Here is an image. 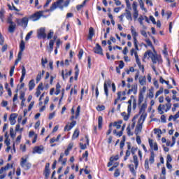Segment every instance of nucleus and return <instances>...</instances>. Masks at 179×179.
Returning a JSON list of instances; mask_svg holds the SVG:
<instances>
[{
	"mask_svg": "<svg viewBox=\"0 0 179 179\" xmlns=\"http://www.w3.org/2000/svg\"><path fill=\"white\" fill-rule=\"evenodd\" d=\"M44 13H45L44 10L36 12L31 15L30 19H32L33 22H37V20H40L41 17H47V16L44 15Z\"/></svg>",
	"mask_w": 179,
	"mask_h": 179,
	"instance_id": "nucleus-1",
	"label": "nucleus"
},
{
	"mask_svg": "<svg viewBox=\"0 0 179 179\" xmlns=\"http://www.w3.org/2000/svg\"><path fill=\"white\" fill-rule=\"evenodd\" d=\"M37 37L40 40H41V38L43 40L47 38V34H45V29L44 27H41L37 30Z\"/></svg>",
	"mask_w": 179,
	"mask_h": 179,
	"instance_id": "nucleus-2",
	"label": "nucleus"
},
{
	"mask_svg": "<svg viewBox=\"0 0 179 179\" xmlns=\"http://www.w3.org/2000/svg\"><path fill=\"white\" fill-rule=\"evenodd\" d=\"M20 166L24 169V170H29L31 167V164H30V162H27V159L22 157L21 158Z\"/></svg>",
	"mask_w": 179,
	"mask_h": 179,
	"instance_id": "nucleus-3",
	"label": "nucleus"
},
{
	"mask_svg": "<svg viewBox=\"0 0 179 179\" xmlns=\"http://www.w3.org/2000/svg\"><path fill=\"white\" fill-rule=\"evenodd\" d=\"M132 9L134 10L133 17L134 20H136V19H138V16H139V11L138 10V3L136 1L133 2Z\"/></svg>",
	"mask_w": 179,
	"mask_h": 179,
	"instance_id": "nucleus-4",
	"label": "nucleus"
},
{
	"mask_svg": "<svg viewBox=\"0 0 179 179\" xmlns=\"http://www.w3.org/2000/svg\"><path fill=\"white\" fill-rule=\"evenodd\" d=\"M17 23L24 29H26V27H27V24H29V18L24 17L21 20H17Z\"/></svg>",
	"mask_w": 179,
	"mask_h": 179,
	"instance_id": "nucleus-5",
	"label": "nucleus"
},
{
	"mask_svg": "<svg viewBox=\"0 0 179 179\" xmlns=\"http://www.w3.org/2000/svg\"><path fill=\"white\" fill-rule=\"evenodd\" d=\"M108 87H111V80H107L103 84V89L106 97H108Z\"/></svg>",
	"mask_w": 179,
	"mask_h": 179,
	"instance_id": "nucleus-6",
	"label": "nucleus"
},
{
	"mask_svg": "<svg viewBox=\"0 0 179 179\" xmlns=\"http://www.w3.org/2000/svg\"><path fill=\"white\" fill-rule=\"evenodd\" d=\"M64 2V0H57L56 2H54L52 6H50V8L48 10H50V12H54L55 9H57V6H59L62 3Z\"/></svg>",
	"mask_w": 179,
	"mask_h": 179,
	"instance_id": "nucleus-7",
	"label": "nucleus"
},
{
	"mask_svg": "<svg viewBox=\"0 0 179 179\" xmlns=\"http://www.w3.org/2000/svg\"><path fill=\"white\" fill-rule=\"evenodd\" d=\"M51 173L50 170V163H47L45 166V170H44V176H45V178L48 179V178L50 177V173Z\"/></svg>",
	"mask_w": 179,
	"mask_h": 179,
	"instance_id": "nucleus-8",
	"label": "nucleus"
},
{
	"mask_svg": "<svg viewBox=\"0 0 179 179\" xmlns=\"http://www.w3.org/2000/svg\"><path fill=\"white\" fill-rule=\"evenodd\" d=\"M71 75H72V70H70L69 71H68L67 69H66L65 71L64 70L62 71V76L63 80L68 79V77L71 76Z\"/></svg>",
	"mask_w": 179,
	"mask_h": 179,
	"instance_id": "nucleus-9",
	"label": "nucleus"
},
{
	"mask_svg": "<svg viewBox=\"0 0 179 179\" xmlns=\"http://www.w3.org/2000/svg\"><path fill=\"white\" fill-rule=\"evenodd\" d=\"M94 52H95V54H99V55H103V49L100 44H96V47L94 48Z\"/></svg>",
	"mask_w": 179,
	"mask_h": 179,
	"instance_id": "nucleus-10",
	"label": "nucleus"
},
{
	"mask_svg": "<svg viewBox=\"0 0 179 179\" xmlns=\"http://www.w3.org/2000/svg\"><path fill=\"white\" fill-rule=\"evenodd\" d=\"M16 118H17V114L16 113H12L10 115L9 120L10 125H15L16 124Z\"/></svg>",
	"mask_w": 179,
	"mask_h": 179,
	"instance_id": "nucleus-11",
	"label": "nucleus"
},
{
	"mask_svg": "<svg viewBox=\"0 0 179 179\" xmlns=\"http://www.w3.org/2000/svg\"><path fill=\"white\" fill-rule=\"evenodd\" d=\"M150 58H151L152 62L153 64H157L159 61V57H157V54H154L153 52H151V53H150Z\"/></svg>",
	"mask_w": 179,
	"mask_h": 179,
	"instance_id": "nucleus-12",
	"label": "nucleus"
},
{
	"mask_svg": "<svg viewBox=\"0 0 179 179\" xmlns=\"http://www.w3.org/2000/svg\"><path fill=\"white\" fill-rule=\"evenodd\" d=\"M125 12L126 13L123 14L124 15V16H126V19H127V20H130L131 22H132V13H131V11L128 10V8H126Z\"/></svg>",
	"mask_w": 179,
	"mask_h": 179,
	"instance_id": "nucleus-13",
	"label": "nucleus"
},
{
	"mask_svg": "<svg viewBox=\"0 0 179 179\" xmlns=\"http://www.w3.org/2000/svg\"><path fill=\"white\" fill-rule=\"evenodd\" d=\"M143 124L142 123H138V124L136 127L135 129V134L136 135H138L139 134H141V132H142V127H143Z\"/></svg>",
	"mask_w": 179,
	"mask_h": 179,
	"instance_id": "nucleus-14",
	"label": "nucleus"
},
{
	"mask_svg": "<svg viewBox=\"0 0 179 179\" xmlns=\"http://www.w3.org/2000/svg\"><path fill=\"white\" fill-rule=\"evenodd\" d=\"M93 36H94V29L93 27H90L89 29V34H88V40H93Z\"/></svg>",
	"mask_w": 179,
	"mask_h": 179,
	"instance_id": "nucleus-15",
	"label": "nucleus"
},
{
	"mask_svg": "<svg viewBox=\"0 0 179 179\" xmlns=\"http://www.w3.org/2000/svg\"><path fill=\"white\" fill-rule=\"evenodd\" d=\"M76 125V121L73 120L71 123L70 125H66L64 127V131H71L72 127Z\"/></svg>",
	"mask_w": 179,
	"mask_h": 179,
	"instance_id": "nucleus-16",
	"label": "nucleus"
},
{
	"mask_svg": "<svg viewBox=\"0 0 179 179\" xmlns=\"http://www.w3.org/2000/svg\"><path fill=\"white\" fill-rule=\"evenodd\" d=\"M138 80L141 86H145V85H146V76H141L138 78Z\"/></svg>",
	"mask_w": 179,
	"mask_h": 179,
	"instance_id": "nucleus-17",
	"label": "nucleus"
},
{
	"mask_svg": "<svg viewBox=\"0 0 179 179\" xmlns=\"http://www.w3.org/2000/svg\"><path fill=\"white\" fill-rule=\"evenodd\" d=\"M133 162L135 166V169H138V166H139V159H138V155H134L133 156Z\"/></svg>",
	"mask_w": 179,
	"mask_h": 179,
	"instance_id": "nucleus-18",
	"label": "nucleus"
},
{
	"mask_svg": "<svg viewBox=\"0 0 179 179\" xmlns=\"http://www.w3.org/2000/svg\"><path fill=\"white\" fill-rule=\"evenodd\" d=\"M147 107H148V103H146V102L143 103L140 108V111H139L140 114H145V111H146Z\"/></svg>",
	"mask_w": 179,
	"mask_h": 179,
	"instance_id": "nucleus-19",
	"label": "nucleus"
},
{
	"mask_svg": "<svg viewBox=\"0 0 179 179\" xmlns=\"http://www.w3.org/2000/svg\"><path fill=\"white\" fill-rule=\"evenodd\" d=\"M15 30H16V23L10 24L8 27L9 33H15Z\"/></svg>",
	"mask_w": 179,
	"mask_h": 179,
	"instance_id": "nucleus-20",
	"label": "nucleus"
},
{
	"mask_svg": "<svg viewBox=\"0 0 179 179\" xmlns=\"http://www.w3.org/2000/svg\"><path fill=\"white\" fill-rule=\"evenodd\" d=\"M145 120H146V114L141 113V115L138 120V122L143 124V122H145Z\"/></svg>",
	"mask_w": 179,
	"mask_h": 179,
	"instance_id": "nucleus-21",
	"label": "nucleus"
},
{
	"mask_svg": "<svg viewBox=\"0 0 179 179\" xmlns=\"http://www.w3.org/2000/svg\"><path fill=\"white\" fill-rule=\"evenodd\" d=\"M24 48H26V43H24V41L22 40L20 44V51L23 52Z\"/></svg>",
	"mask_w": 179,
	"mask_h": 179,
	"instance_id": "nucleus-22",
	"label": "nucleus"
},
{
	"mask_svg": "<svg viewBox=\"0 0 179 179\" xmlns=\"http://www.w3.org/2000/svg\"><path fill=\"white\" fill-rule=\"evenodd\" d=\"M129 90H130V92H133L134 94H136V93H138V85H131V88L129 89Z\"/></svg>",
	"mask_w": 179,
	"mask_h": 179,
	"instance_id": "nucleus-23",
	"label": "nucleus"
},
{
	"mask_svg": "<svg viewBox=\"0 0 179 179\" xmlns=\"http://www.w3.org/2000/svg\"><path fill=\"white\" fill-rule=\"evenodd\" d=\"M165 108H166V105L160 104L158 106V111H159V114H161V115L164 114V112L163 111V110H164Z\"/></svg>",
	"mask_w": 179,
	"mask_h": 179,
	"instance_id": "nucleus-24",
	"label": "nucleus"
},
{
	"mask_svg": "<svg viewBox=\"0 0 179 179\" xmlns=\"http://www.w3.org/2000/svg\"><path fill=\"white\" fill-rule=\"evenodd\" d=\"M36 87V83H34V80H31L29 83V90L31 91Z\"/></svg>",
	"mask_w": 179,
	"mask_h": 179,
	"instance_id": "nucleus-25",
	"label": "nucleus"
},
{
	"mask_svg": "<svg viewBox=\"0 0 179 179\" xmlns=\"http://www.w3.org/2000/svg\"><path fill=\"white\" fill-rule=\"evenodd\" d=\"M121 124H122V120H119L113 123V126L115 127L117 129H120L121 128Z\"/></svg>",
	"mask_w": 179,
	"mask_h": 179,
	"instance_id": "nucleus-26",
	"label": "nucleus"
},
{
	"mask_svg": "<svg viewBox=\"0 0 179 179\" xmlns=\"http://www.w3.org/2000/svg\"><path fill=\"white\" fill-rule=\"evenodd\" d=\"M43 152V148L36 146L34 149V153H38L41 155V153Z\"/></svg>",
	"mask_w": 179,
	"mask_h": 179,
	"instance_id": "nucleus-27",
	"label": "nucleus"
},
{
	"mask_svg": "<svg viewBox=\"0 0 179 179\" xmlns=\"http://www.w3.org/2000/svg\"><path fill=\"white\" fill-rule=\"evenodd\" d=\"M103 127V117L99 116L98 117V128L101 129V128Z\"/></svg>",
	"mask_w": 179,
	"mask_h": 179,
	"instance_id": "nucleus-28",
	"label": "nucleus"
},
{
	"mask_svg": "<svg viewBox=\"0 0 179 179\" xmlns=\"http://www.w3.org/2000/svg\"><path fill=\"white\" fill-rule=\"evenodd\" d=\"M143 101V94L142 92H140L138 95V106H141Z\"/></svg>",
	"mask_w": 179,
	"mask_h": 179,
	"instance_id": "nucleus-29",
	"label": "nucleus"
},
{
	"mask_svg": "<svg viewBox=\"0 0 179 179\" xmlns=\"http://www.w3.org/2000/svg\"><path fill=\"white\" fill-rule=\"evenodd\" d=\"M149 161L150 164H153V163H155V152H151Z\"/></svg>",
	"mask_w": 179,
	"mask_h": 179,
	"instance_id": "nucleus-30",
	"label": "nucleus"
},
{
	"mask_svg": "<svg viewBox=\"0 0 179 179\" xmlns=\"http://www.w3.org/2000/svg\"><path fill=\"white\" fill-rule=\"evenodd\" d=\"M133 40H134V47L136 51H139V48L138 47V44H139V42L138 41V39H136V38H133Z\"/></svg>",
	"mask_w": 179,
	"mask_h": 179,
	"instance_id": "nucleus-31",
	"label": "nucleus"
},
{
	"mask_svg": "<svg viewBox=\"0 0 179 179\" xmlns=\"http://www.w3.org/2000/svg\"><path fill=\"white\" fill-rule=\"evenodd\" d=\"M121 115L122 116V117L124 118V121H128V120H129V115H127V113L125 112H122L121 113Z\"/></svg>",
	"mask_w": 179,
	"mask_h": 179,
	"instance_id": "nucleus-32",
	"label": "nucleus"
},
{
	"mask_svg": "<svg viewBox=\"0 0 179 179\" xmlns=\"http://www.w3.org/2000/svg\"><path fill=\"white\" fill-rule=\"evenodd\" d=\"M131 99H133V110H136V99H135V96L134 95L131 96Z\"/></svg>",
	"mask_w": 179,
	"mask_h": 179,
	"instance_id": "nucleus-33",
	"label": "nucleus"
},
{
	"mask_svg": "<svg viewBox=\"0 0 179 179\" xmlns=\"http://www.w3.org/2000/svg\"><path fill=\"white\" fill-rule=\"evenodd\" d=\"M78 137H79V130L76 129L73 134V139H76V138H78Z\"/></svg>",
	"mask_w": 179,
	"mask_h": 179,
	"instance_id": "nucleus-34",
	"label": "nucleus"
},
{
	"mask_svg": "<svg viewBox=\"0 0 179 179\" xmlns=\"http://www.w3.org/2000/svg\"><path fill=\"white\" fill-rule=\"evenodd\" d=\"M80 114V106H78L77 107V109L76 111V117H75L76 120H77V118H78V117H79Z\"/></svg>",
	"mask_w": 179,
	"mask_h": 179,
	"instance_id": "nucleus-35",
	"label": "nucleus"
},
{
	"mask_svg": "<svg viewBox=\"0 0 179 179\" xmlns=\"http://www.w3.org/2000/svg\"><path fill=\"white\" fill-rule=\"evenodd\" d=\"M119 100H121V92H117V98L114 101L115 106L117 104Z\"/></svg>",
	"mask_w": 179,
	"mask_h": 179,
	"instance_id": "nucleus-36",
	"label": "nucleus"
},
{
	"mask_svg": "<svg viewBox=\"0 0 179 179\" xmlns=\"http://www.w3.org/2000/svg\"><path fill=\"white\" fill-rule=\"evenodd\" d=\"M129 169L132 174H136V172H135V168L134 166V164L129 165Z\"/></svg>",
	"mask_w": 179,
	"mask_h": 179,
	"instance_id": "nucleus-37",
	"label": "nucleus"
},
{
	"mask_svg": "<svg viewBox=\"0 0 179 179\" xmlns=\"http://www.w3.org/2000/svg\"><path fill=\"white\" fill-rule=\"evenodd\" d=\"M145 43L148 44V47H151V48H153V50H155L153 44L152 43V41H150V39H145Z\"/></svg>",
	"mask_w": 179,
	"mask_h": 179,
	"instance_id": "nucleus-38",
	"label": "nucleus"
},
{
	"mask_svg": "<svg viewBox=\"0 0 179 179\" xmlns=\"http://www.w3.org/2000/svg\"><path fill=\"white\" fill-rule=\"evenodd\" d=\"M16 101H17V94H15L13 99V107H17L16 103H15Z\"/></svg>",
	"mask_w": 179,
	"mask_h": 179,
	"instance_id": "nucleus-39",
	"label": "nucleus"
},
{
	"mask_svg": "<svg viewBox=\"0 0 179 179\" xmlns=\"http://www.w3.org/2000/svg\"><path fill=\"white\" fill-rule=\"evenodd\" d=\"M96 110L98 111H104V110H106V106L101 105H99L97 107H96Z\"/></svg>",
	"mask_w": 179,
	"mask_h": 179,
	"instance_id": "nucleus-40",
	"label": "nucleus"
},
{
	"mask_svg": "<svg viewBox=\"0 0 179 179\" xmlns=\"http://www.w3.org/2000/svg\"><path fill=\"white\" fill-rule=\"evenodd\" d=\"M113 132V122L110 123L109 124V129L108 130L106 135H110Z\"/></svg>",
	"mask_w": 179,
	"mask_h": 179,
	"instance_id": "nucleus-41",
	"label": "nucleus"
},
{
	"mask_svg": "<svg viewBox=\"0 0 179 179\" xmlns=\"http://www.w3.org/2000/svg\"><path fill=\"white\" fill-rule=\"evenodd\" d=\"M33 34V31H30L26 36L25 40L26 41H28V40H30V37H31V35Z\"/></svg>",
	"mask_w": 179,
	"mask_h": 179,
	"instance_id": "nucleus-42",
	"label": "nucleus"
},
{
	"mask_svg": "<svg viewBox=\"0 0 179 179\" xmlns=\"http://www.w3.org/2000/svg\"><path fill=\"white\" fill-rule=\"evenodd\" d=\"M49 47L50 48V52L54 50V40H50L49 43Z\"/></svg>",
	"mask_w": 179,
	"mask_h": 179,
	"instance_id": "nucleus-43",
	"label": "nucleus"
},
{
	"mask_svg": "<svg viewBox=\"0 0 179 179\" xmlns=\"http://www.w3.org/2000/svg\"><path fill=\"white\" fill-rule=\"evenodd\" d=\"M10 135L11 138H15L16 136V134L13 131V127L10 128Z\"/></svg>",
	"mask_w": 179,
	"mask_h": 179,
	"instance_id": "nucleus-44",
	"label": "nucleus"
},
{
	"mask_svg": "<svg viewBox=\"0 0 179 179\" xmlns=\"http://www.w3.org/2000/svg\"><path fill=\"white\" fill-rule=\"evenodd\" d=\"M131 33L133 38H136V37H138V33L136 32V29L131 31Z\"/></svg>",
	"mask_w": 179,
	"mask_h": 179,
	"instance_id": "nucleus-45",
	"label": "nucleus"
},
{
	"mask_svg": "<svg viewBox=\"0 0 179 179\" xmlns=\"http://www.w3.org/2000/svg\"><path fill=\"white\" fill-rule=\"evenodd\" d=\"M47 62H48V59H47V58H45V60L44 58L41 59V64L43 68H45V64H47Z\"/></svg>",
	"mask_w": 179,
	"mask_h": 179,
	"instance_id": "nucleus-46",
	"label": "nucleus"
},
{
	"mask_svg": "<svg viewBox=\"0 0 179 179\" xmlns=\"http://www.w3.org/2000/svg\"><path fill=\"white\" fill-rule=\"evenodd\" d=\"M52 36H54V31H50V33L48 34V36H46L48 40H51L52 38Z\"/></svg>",
	"mask_w": 179,
	"mask_h": 179,
	"instance_id": "nucleus-47",
	"label": "nucleus"
},
{
	"mask_svg": "<svg viewBox=\"0 0 179 179\" xmlns=\"http://www.w3.org/2000/svg\"><path fill=\"white\" fill-rule=\"evenodd\" d=\"M138 20L140 24H141V26H143V20H145V18H144L142 15H141V16L138 17Z\"/></svg>",
	"mask_w": 179,
	"mask_h": 179,
	"instance_id": "nucleus-48",
	"label": "nucleus"
},
{
	"mask_svg": "<svg viewBox=\"0 0 179 179\" xmlns=\"http://www.w3.org/2000/svg\"><path fill=\"white\" fill-rule=\"evenodd\" d=\"M165 107H166V109H165V112L167 113V111H169L171 108V103H166Z\"/></svg>",
	"mask_w": 179,
	"mask_h": 179,
	"instance_id": "nucleus-49",
	"label": "nucleus"
},
{
	"mask_svg": "<svg viewBox=\"0 0 179 179\" xmlns=\"http://www.w3.org/2000/svg\"><path fill=\"white\" fill-rule=\"evenodd\" d=\"M120 158H119V157H118V155H115V157H111L110 158V162H114V161H115V162H117V160H118Z\"/></svg>",
	"mask_w": 179,
	"mask_h": 179,
	"instance_id": "nucleus-50",
	"label": "nucleus"
},
{
	"mask_svg": "<svg viewBox=\"0 0 179 179\" xmlns=\"http://www.w3.org/2000/svg\"><path fill=\"white\" fill-rule=\"evenodd\" d=\"M42 76L43 75L41 74V71H40L36 76V82H40L41 80Z\"/></svg>",
	"mask_w": 179,
	"mask_h": 179,
	"instance_id": "nucleus-51",
	"label": "nucleus"
},
{
	"mask_svg": "<svg viewBox=\"0 0 179 179\" xmlns=\"http://www.w3.org/2000/svg\"><path fill=\"white\" fill-rule=\"evenodd\" d=\"M129 156H131V152H129V150H127L126 151V155H125V156H124V161L128 160V157H129Z\"/></svg>",
	"mask_w": 179,
	"mask_h": 179,
	"instance_id": "nucleus-52",
	"label": "nucleus"
},
{
	"mask_svg": "<svg viewBox=\"0 0 179 179\" xmlns=\"http://www.w3.org/2000/svg\"><path fill=\"white\" fill-rule=\"evenodd\" d=\"M163 93V87H160L159 90H158L155 94V97H157L158 96H160Z\"/></svg>",
	"mask_w": 179,
	"mask_h": 179,
	"instance_id": "nucleus-53",
	"label": "nucleus"
},
{
	"mask_svg": "<svg viewBox=\"0 0 179 179\" xmlns=\"http://www.w3.org/2000/svg\"><path fill=\"white\" fill-rule=\"evenodd\" d=\"M126 1V5L128 10H131L132 8H131V3H129V0H125Z\"/></svg>",
	"mask_w": 179,
	"mask_h": 179,
	"instance_id": "nucleus-54",
	"label": "nucleus"
},
{
	"mask_svg": "<svg viewBox=\"0 0 179 179\" xmlns=\"http://www.w3.org/2000/svg\"><path fill=\"white\" fill-rule=\"evenodd\" d=\"M14 72H15V66H13L10 68V73H9V75H10V77L13 76V73Z\"/></svg>",
	"mask_w": 179,
	"mask_h": 179,
	"instance_id": "nucleus-55",
	"label": "nucleus"
},
{
	"mask_svg": "<svg viewBox=\"0 0 179 179\" xmlns=\"http://www.w3.org/2000/svg\"><path fill=\"white\" fill-rule=\"evenodd\" d=\"M144 166H145V170H149V160L148 159H145Z\"/></svg>",
	"mask_w": 179,
	"mask_h": 179,
	"instance_id": "nucleus-56",
	"label": "nucleus"
},
{
	"mask_svg": "<svg viewBox=\"0 0 179 179\" xmlns=\"http://www.w3.org/2000/svg\"><path fill=\"white\" fill-rule=\"evenodd\" d=\"M139 3H140V7L143 10H146V8H143L144 4H143V1L142 0H139L138 1Z\"/></svg>",
	"mask_w": 179,
	"mask_h": 179,
	"instance_id": "nucleus-57",
	"label": "nucleus"
},
{
	"mask_svg": "<svg viewBox=\"0 0 179 179\" xmlns=\"http://www.w3.org/2000/svg\"><path fill=\"white\" fill-rule=\"evenodd\" d=\"M24 96H25V93L24 92H21L20 93V100L22 101H26V99L24 98Z\"/></svg>",
	"mask_w": 179,
	"mask_h": 179,
	"instance_id": "nucleus-58",
	"label": "nucleus"
},
{
	"mask_svg": "<svg viewBox=\"0 0 179 179\" xmlns=\"http://www.w3.org/2000/svg\"><path fill=\"white\" fill-rule=\"evenodd\" d=\"M22 76H26V68L24 66L22 67Z\"/></svg>",
	"mask_w": 179,
	"mask_h": 179,
	"instance_id": "nucleus-59",
	"label": "nucleus"
},
{
	"mask_svg": "<svg viewBox=\"0 0 179 179\" xmlns=\"http://www.w3.org/2000/svg\"><path fill=\"white\" fill-rule=\"evenodd\" d=\"M82 57H83V50L80 49L78 53L79 59H82Z\"/></svg>",
	"mask_w": 179,
	"mask_h": 179,
	"instance_id": "nucleus-60",
	"label": "nucleus"
},
{
	"mask_svg": "<svg viewBox=\"0 0 179 179\" xmlns=\"http://www.w3.org/2000/svg\"><path fill=\"white\" fill-rule=\"evenodd\" d=\"M136 150H138V148H132L131 150V154L133 156H135V153H136Z\"/></svg>",
	"mask_w": 179,
	"mask_h": 179,
	"instance_id": "nucleus-61",
	"label": "nucleus"
},
{
	"mask_svg": "<svg viewBox=\"0 0 179 179\" xmlns=\"http://www.w3.org/2000/svg\"><path fill=\"white\" fill-rule=\"evenodd\" d=\"M89 156V152L85 151L84 154H83V157L85 158V162H87V157Z\"/></svg>",
	"mask_w": 179,
	"mask_h": 179,
	"instance_id": "nucleus-62",
	"label": "nucleus"
},
{
	"mask_svg": "<svg viewBox=\"0 0 179 179\" xmlns=\"http://www.w3.org/2000/svg\"><path fill=\"white\" fill-rule=\"evenodd\" d=\"M119 176H120V170L116 169L114 173V177H119Z\"/></svg>",
	"mask_w": 179,
	"mask_h": 179,
	"instance_id": "nucleus-63",
	"label": "nucleus"
},
{
	"mask_svg": "<svg viewBox=\"0 0 179 179\" xmlns=\"http://www.w3.org/2000/svg\"><path fill=\"white\" fill-rule=\"evenodd\" d=\"M177 118H179V111L176 115H173V121H176Z\"/></svg>",
	"mask_w": 179,
	"mask_h": 179,
	"instance_id": "nucleus-64",
	"label": "nucleus"
}]
</instances>
